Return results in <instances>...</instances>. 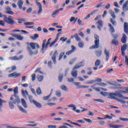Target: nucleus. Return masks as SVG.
Instances as JSON below:
<instances>
[{"label":"nucleus","mask_w":128,"mask_h":128,"mask_svg":"<svg viewBox=\"0 0 128 128\" xmlns=\"http://www.w3.org/2000/svg\"><path fill=\"white\" fill-rule=\"evenodd\" d=\"M120 120H122V122H128V118H120Z\"/></svg>","instance_id":"62"},{"label":"nucleus","mask_w":128,"mask_h":128,"mask_svg":"<svg viewBox=\"0 0 128 128\" xmlns=\"http://www.w3.org/2000/svg\"><path fill=\"white\" fill-rule=\"evenodd\" d=\"M76 60V58H74L73 59H72L71 60L70 62V64H74Z\"/></svg>","instance_id":"53"},{"label":"nucleus","mask_w":128,"mask_h":128,"mask_svg":"<svg viewBox=\"0 0 128 128\" xmlns=\"http://www.w3.org/2000/svg\"><path fill=\"white\" fill-rule=\"evenodd\" d=\"M64 54H65L64 52H61L59 56L58 60H62V56H64Z\"/></svg>","instance_id":"47"},{"label":"nucleus","mask_w":128,"mask_h":128,"mask_svg":"<svg viewBox=\"0 0 128 128\" xmlns=\"http://www.w3.org/2000/svg\"><path fill=\"white\" fill-rule=\"evenodd\" d=\"M109 12H110V16H112V18H114V20L116 18V16L114 12V11H112V10H109Z\"/></svg>","instance_id":"24"},{"label":"nucleus","mask_w":128,"mask_h":128,"mask_svg":"<svg viewBox=\"0 0 128 128\" xmlns=\"http://www.w3.org/2000/svg\"><path fill=\"white\" fill-rule=\"evenodd\" d=\"M36 92L37 94H38V96H40V94H42V90H40V88L39 87L36 90Z\"/></svg>","instance_id":"39"},{"label":"nucleus","mask_w":128,"mask_h":128,"mask_svg":"<svg viewBox=\"0 0 128 128\" xmlns=\"http://www.w3.org/2000/svg\"><path fill=\"white\" fill-rule=\"evenodd\" d=\"M110 128H122V126L120 125H111L110 126Z\"/></svg>","instance_id":"44"},{"label":"nucleus","mask_w":128,"mask_h":128,"mask_svg":"<svg viewBox=\"0 0 128 128\" xmlns=\"http://www.w3.org/2000/svg\"><path fill=\"white\" fill-rule=\"evenodd\" d=\"M121 40L123 44H126V34H122V38Z\"/></svg>","instance_id":"22"},{"label":"nucleus","mask_w":128,"mask_h":128,"mask_svg":"<svg viewBox=\"0 0 128 128\" xmlns=\"http://www.w3.org/2000/svg\"><path fill=\"white\" fill-rule=\"evenodd\" d=\"M23 4H24V1H22V0H20L19 1H18L17 6H18L20 10H22V8Z\"/></svg>","instance_id":"21"},{"label":"nucleus","mask_w":128,"mask_h":128,"mask_svg":"<svg viewBox=\"0 0 128 128\" xmlns=\"http://www.w3.org/2000/svg\"><path fill=\"white\" fill-rule=\"evenodd\" d=\"M112 44H114V46H118V41L116 39H114L112 40Z\"/></svg>","instance_id":"31"},{"label":"nucleus","mask_w":128,"mask_h":128,"mask_svg":"<svg viewBox=\"0 0 128 128\" xmlns=\"http://www.w3.org/2000/svg\"><path fill=\"white\" fill-rule=\"evenodd\" d=\"M28 46H30L32 48H40V45L36 42H30Z\"/></svg>","instance_id":"9"},{"label":"nucleus","mask_w":128,"mask_h":128,"mask_svg":"<svg viewBox=\"0 0 128 128\" xmlns=\"http://www.w3.org/2000/svg\"><path fill=\"white\" fill-rule=\"evenodd\" d=\"M100 66V60H97L94 64L95 66Z\"/></svg>","instance_id":"38"},{"label":"nucleus","mask_w":128,"mask_h":128,"mask_svg":"<svg viewBox=\"0 0 128 128\" xmlns=\"http://www.w3.org/2000/svg\"><path fill=\"white\" fill-rule=\"evenodd\" d=\"M97 24H98V25L97 26L98 30H102V28L104 22H102V20H98Z\"/></svg>","instance_id":"16"},{"label":"nucleus","mask_w":128,"mask_h":128,"mask_svg":"<svg viewBox=\"0 0 128 128\" xmlns=\"http://www.w3.org/2000/svg\"><path fill=\"white\" fill-rule=\"evenodd\" d=\"M14 94L12 96L10 100H12L13 104H20V97L16 96L18 94V87L16 86L14 90Z\"/></svg>","instance_id":"1"},{"label":"nucleus","mask_w":128,"mask_h":128,"mask_svg":"<svg viewBox=\"0 0 128 128\" xmlns=\"http://www.w3.org/2000/svg\"><path fill=\"white\" fill-rule=\"evenodd\" d=\"M58 37H56V38L54 40V41H52V42H51V44H50V46H54V44H56V42H58Z\"/></svg>","instance_id":"34"},{"label":"nucleus","mask_w":128,"mask_h":128,"mask_svg":"<svg viewBox=\"0 0 128 128\" xmlns=\"http://www.w3.org/2000/svg\"><path fill=\"white\" fill-rule=\"evenodd\" d=\"M22 74L20 73L16 74V72H14L12 74H9L8 76L9 78H19V76H20Z\"/></svg>","instance_id":"10"},{"label":"nucleus","mask_w":128,"mask_h":128,"mask_svg":"<svg viewBox=\"0 0 128 128\" xmlns=\"http://www.w3.org/2000/svg\"><path fill=\"white\" fill-rule=\"evenodd\" d=\"M38 38V34H34V36H31L32 40H36Z\"/></svg>","instance_id":"56"},{"label":"nucleus","mask_w":128,"mask_h":128,"mask_svg":"<svg viewBox=\"0 0 128 128\" xmlns=\"http://www.w3.org/2000/svg\"><path fill=\"white\" fill-rule=\"evenodd\" d=\"M56 56H58V50L54 52V56L52 57V60L53 61L54 64H56Z\"/></svg>","instance_id":"14"},{"label":"nucleus","mask_w":128,"mask_h":128,"mask_svg":"<svg viewBox=\"0 0 128 128\" xmlns=\"http://www.w3.org/2000/svg\"><path fill=\"white\" fill-rule=\"evenodd\" d=\"M110 22L111 24H112V26H116V21L114 20H112V18H110Z\"/></svg>","instance_id":"33"},{"label":"nucleus","mask_w":128,"mask_h":128,"mask_svg":"<svg viewBox=\"0 0 128 128\" xmlns=\"http://www.w3.org/2000/svg\"><path fill=\"white\" fill-rule=\"evenodd\" d=\"M52 92L50 93V94H49L48 96H44L43 97V100H48L50 98V96H52V91L54 90L53 89H52Z\"/></svg>","instance_id":"27"},{"label":"nucleus","mask_w":128,"mask_h":128,"mask_svg":"<svg viewBox=\"0 0 128 128\" xmlns=\"http://www.w3.org/2000/svg\"><path fill=\"white\" fill-rule=\"evenodd\" d=\"M34 22H27L24 23V26H32V24H34Z\"/></svg>","instance_id":"51"},{"label":"nucleus","mask_w":128,"mask_h":128,"mask_svg":"<svg viewBox=\"0 0 128 128\" xmlns=\"http://www.w3.org/2000/svg\"><path fill=\"white\" fill-rule=\"evenodd\" d=\"M78 46L79 48H84V43L82 41H80L78 43Z\"/></svg>","instance_id":"36"},{"label":"nucleus","mask_w":128,"mask_h":128,"mask_svg":"<svg viewBox=\"0 0 128 128\" xmlns=\"http://www.w3.org/2000/svg\"><path fill=\"white\" fill-rule=\"evenodd\" d=\"M66 40H68V38L66 37H62L60 38V40L62 42H66Z\"/></svg>","instance_id":"52"},{"label":"nucleus","mask_w":128,"mask_h":128,"mask_svg":"<svg viewBox=\"0 0 128 128\" xmlns=\"http://www.w3.org/2000/svg\"><path fill=\"white\" fill-rule=\"evenodd\" d=\"M32 12V7L27 9L26 10V12L27 14H30V12Z\"/></svg>","instance_id":"57"},{"label":"nucleus","mask_w":128,"mask_h":128,"mask_svg":"<svg viewBox=\"0 0 128 128\" xmlns=\"http://www.w3.org/2000/svg\"><path fill=\"white\" fill-rule=\"evenodd\" d=\"M108 26L110 28V32H114V28L112 25V24H109Z\"/></svg>","instance_id":"35"},{"label":"nucleus","mask_w":128,"mask_h":128,"mask_svg":"<svg viewBox=\"0 0 128 128\" xmlns=\"http://www.w3.org/2000/svg\"><path fill=\"white\" fill-rule=\"evenodd\" d=\"M38 2V0H36V6H38L39 7V10L38 12V14H42V4H40V2Z\"/></svg>","instance_id":"8"},{"label":"nucleus","mask_w":128,"mask_h":128,"mask_svg":"<svg viewBox=\"0 0 128 128\" xmlns=\"http://www.w3.org/2000/svg\"><path fill=\"white\" fill-rule=\"evenodd\" d=\"M21 100L22 102V106H23L25 108H28V105L26 104V100H24V99L22 98Z\"/></svg>","instance_id":"29"},{"label":"nucleus","mask_w":128,"mask_h":128,"mask_svg":"<svg viewBox=\"0 0 128 128\" xmlns=\"http://www.w3.org/2000/svg\"><path fill=\"white\" fill-rule=\"evenodd\" d=\"M110 116L108 114L105 115V116L104 118V120H112V117L115 118L116 116L112 114H110Z\"/></svg>","instance_id":"18"},{"label":"nucleus","mask_w":128,"mask_h":128,"mask_svg":"<svg viewBox=\"0 0 128 128\" xmlns=\"http://www.w3.org/2000/svg\"><path fill=\"white\" fill-rule=\"evenodd\" d=\"M123 12L128 11V0H126L122 6Z\"/></svg>","instance_id":"17"},{"label":"nucleus","mask_w":128,"mask_h":128,"mask_svg":"<svg viewBox=\"0 0 128 128\" xmlns=\"http://www.w3.org/2000/svg\"><path fill=\"white\" fill-rule=\"evenodd\" d=\"M40 68H38L36 70L34 71V72H39L40 74H42V72L40 70Z\"/></svg>","instance_id":"50"},{"label":"nucleus","mask_w":128,"mask_h":128,"mask_svg":"<svg viewBox=\"0 0 128 128\" xmlns=\"http://www.w3.org/2000/svg\"><path fill=\"white\" fill-rule=\"evenodd\" d=\"M4 20L5 22H6V24L10 26L16 24V21L14 20V18H12V16H10L8 18L6 16H4Z\"/></svg>","instance_id":"4"},{"label":"nucleus","mask_w":128,"mask_h":128,"mask_svg":"<svg viewBox=\"0 0 128 128\" xmlns=\"http://www.w3.org/2000/svg\"><path fill=\"white\" fill-rule=\"evenodd\" d=\"M108 96L110 98H112L114 100H116V96L120 98H122L123 100H128V97L124 96L122 94H120V92H116V93H109Z\"/></svg>","instance_id":"3"},{"label":"nucleus","mask_w":128,"mask_h":128,"mask_svg":"<svg viewBox=\"0 0 128 128\" xmlns=\"http://www.w3.org/2000/svg\"><path fill=\"white\" fill-rule=\"evenodd\" d=\"M19 110L20 112H24V114H28V111L26 110L22 106H19Z\"/></svg>","instance_id":"43"},{"label":"nucleus","mask_w":128,"mask_h":128,"mask_svg":"<svg viewBox=\"0 0 128 128\" xmlns=\"http://www.w3.org/2000/svg\"><path fill=\"white\" fill-rule=\"evenodd\" d=\"M32 82H34V80H36V74H34L32 75Z\"/></svg>","instance_id":"63"},{"label":"nucleus","mask_w":128,"mask_h":128,"mask_svg":"<svg viewBox=\"0 0 128 128\" xmlns=\"http://www.w3.org/2000/svg\"><path fill=\"white\" fill-rule=\"evenodd\" d=\"M76 48H72L71 50L66 52V56H70V54H72V52H74Z\"/></svg>","instance_id":"32"},{"label":"nucleus","mask_w":128,"mask_h":128,"mask_svg":"<svg viewBox=\"0 0 128 128\" xmlns=\"http://www.w3.org/2000/svg\"><path fill=\"white\" fill-rule=\"evenodd\" d=\"M30 50V56H32V54H38V51L36 50V52H34V50H36L35 48H32V49H29Z\"/></svg>","instance_id":"25"},{"label":"nucleus","mask_w":128,"mask_h":128,"mask_svg":"<svg viewBox=\"0 0 128 128\" xmlns=\"http://www.w3.org/2000/svg\"><path fill=\"white\" fill-rule=\"evenodd\" d=\"M60 12V10H57L52 14V18H56V16Z\"/></svg>","instance_id":"48"},{"label":"nucleus","mask_w":128,"mask_h":128,"mask_svg":"<svg viewBox=\"0 0 128 128\" xmlns=\"http://www.w3.org/2000/svg\"><path fill=\"white\" fill-rule=\"evenodd\" d=\"M104 54L106 56V62H108V60H110V51H107L106 50H105Z\"/></svg>","instance_id":"20"},{"label":"nucleus","mask_w":128,"mask_h":128,"mask_svg":"<svg viewBox=\"0 0 128 128\" xmlns=\"http://www.w3.org/2000/svg\"><path fill=\"white\" fill-rule=\"evenodd\" d=\"M50 40H52V38H50L48 41H46V39H44L42 41V48H52L53 46H50L52 44V42H50Z\"/></svg>","instance_id":"5"},{"label":"nucleus","mask_w":128,"mask_h":128,"mask_svg":"<svg viewBox=\"0 0 128 128\" xmlns=\"http://www.w3.org/2000/svg\"><path fill=\"white\" fill-rule=\"evenodd\" d=\"M76 22V19L74 16L71 17L70 18V22Z\"/></svg>","instance_id":"59"},{"label":"nucleus","mask_w":128,"mask_h":128,"mask_svg":"<svg viewBox=\"0 0 128 128\" xmlns=\"http://www.w3.org/2000/svg\"><path fill=\"white\" fill-rule=\"evenodd\" d=\"M102 52L100 50L96 51V56L98 58H100V56H102Z\"/></svg>","instance_id":"42"},{"label":"nucleus","mask_w":128,"mask_h":128,"mask_svg":"<svg viewBox=\"0 0 128 128\" xmlns=\"http://www.w3.org/2000/svg\"><path fill=\"white\" fill-rule=\"evenodd\" d=\"M16 70V66H14L11 68H8L6 69V70L8 72L9 74H10V72H14Z\"/></svg>","instance_id":"15"},{"label":"nucleus","mask_w":128,"mask_h":128,"mask_svg":"<svg viewBox=\"0 0 128 128\" xmlns=\"http://www.w3.org/2000/svg\"><path fill=\"white\" fill-rule=\"evenodd\" d=\"M68 80L69 82H73L74 83V78H68Z\"/></svg>","instance_id":"61"},{"label":"nucleus","mask_w":128,"mask_h":128,"mask_svg":"<svg viewBox=\"0 0 128 128\" xmlns=\"http://www.w3.org/2000/svg\"><path fill=\"white\" fill-rule=\"evenodd\" d=\"M4 102H6V101L2 100V99L0 98V110H2V108L4 107L2 104Z\"/></svg>","instance_id":"26"},{"label":"nucleus","mask_w":128,"mask_h":128,"mask_svg":"<svg viewBox=\"0 0 128 128\" xmlns=\"http://www.w3.org/2000/svg\"><path fill=\"white\" fill-rule=\"evenodd\" d=\"M124 32L126 34H128V23L125 22L124 25Z\"/></svg>","instance_id":"19"},{"label":"nucleus","mask_w":128,"mask_h":128,"mask_svg":"<svg viewBox=\"0 0 128 128\" xmlns=\"http://www.w3.org/2000/svg\"><path fill=\"white\" fill-rule=\"evenodd\" d=\"M126 50V48H121V52H122V56H125V60H126V52H124V51Z\"/></svg>","instance_id":"41"},{"label":"nucleus","mask_w":128,"mask_h":128,"mask_svg":"<svg viewBox=\"0 0 128 128\" xmlns=\"http://www.w3.org/2000/svg\"><path fill=\"white\" fill-rule=\"evenodd\" d=\"M48 128H56V125H48Z\"/></svg>","instance_id":"64"},{"label":"nucleus","mask_w":128,"mask_h":128,"mask_svg":"<svg viewBox=\"0 0 128 128\" xmlns=\"http://www.w3.org/2000/svg\"><path fill=\"white\" fill-rule=\"evenodd\" d=\"M60 88L61 90H64L65 92H68V88H66V86L64 85H62L60 86Z\"/></svg>","instance_id":"40"},{"label":"nucleus","mask_w":128,"mask_h":128,"mask_svg":"<svg viewBox=\"0 0 128 128\" xmlns=\"http://www.w3.org/2000/svg\"><path fill=\"white\" fill-rule=\"evenodd\" d=\"M84 61L78 63V64L76 65L72 68L71 74L74 78H76L78 76V70H78V68H80L84 66Z\"/></svg>","instance_id":"2"},{"label":"nucleus","mask_w":128,"mask_h":128,"mask_svg":"<svg viewBox=\"0 0 128 128\" xmlns=\"http://www.w3.org/2000/svg\"><path fill=\"white\" fill-rule=\"evenodd\" d=\"M28 98L30 100V102L32 104H34L36 106V108H42V104L36 101V100H32V96L31 95L28 96Z\"/></svg>","instance_id":"7"},{"label":"nucleus","mask_w":128,"mask_h":128,"mask_svg":"<svg viewBox=\"0 0 128 128\" xmlns=\"http://www.w3.org/2000/svg\"><path fill=\"white\" fill-rule=\"evenodd\" d=\"M12 36L13 38H15L16 40H24V36H22V35L20 34H12Z\"/></svg>","instance_id":"12"},{"label":"nucleus","mask_w":128,"mask_h":128,"mask_svg":"<svg viewBox=\"0 0 128 128\" xmlns=\"http://www.w3.org/2000/svg\"><path fill=\"white\" fill-rule=\"evenodd\" d=\"M94 44L95 45L92 46L91 48H100V36L97 35L94 36Z\"/></svg>","instance_id":"6"},{"label":"nucleus","mask_w":128,"mask_h":128,"mask_svg":"<svg viewBox=\"0 0 128 128\" xmlns=\"http://www.w3.org/2000/svg\"><path fill=\"white\" fill-rule=\"evenodd\" d=\"M74 38H76V42H81L82 39L80 38V37L78 34H74Z\"/></svg>","instance_id":"28"},{"label":"nucleus","mask_w":128,"mask_h":128,"mask_svg":"<svg viewBox=\"0 0 128 128\" xmlns=\"http://www.w3.org/2000/svg\"><path fill=\"white\" fill-rule=\"evenodd\" d=\"M56 96L58 98H60L62 96V93L60 91H57L56 92Z\"/></svg>","instance_id":"60"},{"label":"nucleus","mask_w":128,"mask_h":128,"mask_svg":"<svg viewBox=\"0 0 128 128\" xmlns=\"http://www.w3.org/2000/svg\"><path fill=\"white\" fill-rule=\"evenodd\" d=\"M70 2V0H66L65 3L64 4L62 7L64 8L66 4H68Z\"/></svg>","instance_id":"54"},{"label":"nucleus","mask_w":128,"mask_h":128,"mask_svg":"<svg viewBox=\"0 0 128 128\" xmlns=\"http://www.w3.org/2000/svg\"><path fill=\"white\" fill-rule=\"evenodd\" d=\"M64 78V76L60 74L59 76L58 77V80L60 82H62V80Z\"/></svg>","instance_id":"45"},{"label":"nucleus","mask_w":128,"mask_h":128,"mask_svg":"<svg viewBox=\"0 0 128 128\" xmlns=\"http://www.w3.org/2000/svg\"><path fill=\"white\" fill-rule=\"evenodd\" d=\"M22 58H24L23 55H20L19 58H18L17 56H14L10 58L11 60H22Z\"/></svg>","instance_id":"13"},{"label":"nucleus","mask_w":128,"mask_h":128,"mask_svg":"<svg viewBox=\"0 0 128 128\" xmlns=\"http://www.w3.org/2000/svg\"><path fill=\"white\" fill-rule=\"evenodd\" d=\"M68 108H73V110H76V107L74 104H70V105L68 106Z\"/></svg>","instance_id":"46"},{"label":"nucleus","mask_w":128,"mask_h":128,"mask_svg":"<svg viewBox=\"0 0 128 128\" xmlns=\"http://www.w3.org/2000/svg\"><path fill=\"white\" fill-rule=\"evenodd\" d=\"M67 122H70V124H74V126H80V128L82 127V125H80L78 123H76L74 122H72V121H70V120H67Z\"/></svg>","instance_id":"30"},{"label":"nucleus","mask_w":128,"mask_h":128,"mask_svg":"<svg viewBox=\"0 0 128 128\" xmlns=\"http://www.w3.org/2000/svg\"><path fill=\"white\" fill-rule=\"evenodd\" d=\"M9 106L12 110L14 108V106L12 102H9Z\"/></svg>","instance_id":"49"},{"label":"nucleus","mask_w":128,"mask_h":128,"mask_svg":"<svg viewBox=\"0 0 128 128\" xmlns=\"http://www.w3.org/2000/svg\"><path fill=\"white\" fill-rule=\"evenodd\" d=\"M73 84L76 86H78V88H88V86H80V82H73Z\"/></svg>","instance_id":"11"},{"label":"nucleus","mask_w":128,"mask_h":128,"mask_svg":"<svg viewBox=\"0 0 128 128\" xmlns=\"http://www.w3.org/2000/svg\"><path fill=\"white\" fill-rule=\"evenodd\" d=\"M124 90H126V91L121 90L118 92H120V94H126V92H128V87L124 88Z\"/></svg>","instance_id":"37"},{"label":"nucleus","mask_w":128,"mask_h":128,"mask_svg":"<svg viewBox=\"0 0 128 128\" xmlns=\"http://www.w3.org/2000/svg\"><path fill=\"white\" fill-rule=\"evenodd\" d=\"M44 80V76H40L38 77V82H42Z\"/></svg>","instance_id":"58"},{"label":"nucleus","mask_w":128,"mask_h":128,"mask_svg":"<svg viewBox=\"0 0 128 128\" xmlns=\"http://www.w3.org/2000/svg\"><path fill=\"white\" fill-rule=\"evenodd\" d=\"M22 94L24 98H26V96H28V92L26 90H22Z\"/></svg>","instance_id":"23"},{"label":"nucleus","mask_w":128,"mask_h":128,"mask_svg":"<svg viewBox=\"0 0 128 128\" xmlns=\"http://www.w3.org/2000/svg\"><path fill=\"white\" fill-rule=\"evenodd\" d=\"M96 90H97V92H100V90H104L105 92L106 91V89H104V88H95Z\"/></svg>","instance_id":"55"}]
</instances>
